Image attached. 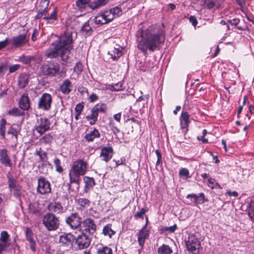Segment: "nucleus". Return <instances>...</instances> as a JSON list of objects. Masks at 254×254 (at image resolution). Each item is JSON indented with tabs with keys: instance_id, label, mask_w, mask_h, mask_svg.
<instances>
[{
	"instance_id": "obj_4",
	"label": "nucleus",
	"mask_w": 254,
	"mask_h": 254,
	"mask_svg": "<svg viewBox=\"0 0 254 254\" xmlns=\"http://www.w3.org/2000/svg\"><path fill=\"white\" fill-rule=\"evenodd\" d=\"M187 250L192 254H199L202 250V247L199 239L193 234H189L188 239L185 240Z\"/></svg>"
},
{
	"instance_id": "obj_13",
	"label": "nucleus",
	"mask_w": 254,
	"mask_h": 254,
	"mask_svg": "<svg viewBox=\"0 0 254 254\" xmlns=\"http://www.w3.org/2000/svg\"><path fill=\"white\" fill-rule=\"evenodd\" d=\"M75 243L77 244L78 248L80 250L88 248L91 242V238L89 235L83 233L78 235L75 239Z\"/></svg>"
},
{
	"instance_id": "obj_15",
	"label": "nucleus",
	"mask_w": 254,
	"mask_h": 254,
	"mask_svg": "<svg viewBox=\"0 0 254 254\" xmlns=\"http://www.w3.org/2000/svg\"><path fill=\"white\" fill-rule=\"evenodd\" d=\"M12 45L15 48H19L27 43V35L25 34H20L16 36L13 37L11 40Z\"/></svg>"
},
{
	"instance_id": "obj_46",
	"label": "nucleus",
	"mask_w": 254,
	"mask_h": 254,
	"mask_svg": "<svg viewBox=\"0 0 254 254\" xmlns=\"http://www.w3.org/2000/svg\"><path fill=\"white\" fill-rule=\"evenodd\" d=\"M35 57L30 56H23L20 58L21 61L25 64H29L31 61L35 60Z\"/></svg>"
},
{
	"instance_id": "obj_6",
	"label": "nucleus",
	"mask_w": 254,
	"mask_h": 254,
	"mask_svg": "<svg viewBox=\"0 0 254 254\" xmlns=\"http://www.w3.org/2000/svg\"><path fill=\"white\" fill-rule=\"evenodd\" d=\"M107 109L106 105L99 103L95 105L91 109V114L86 117L87 121H89L90 125H94L97 121L99 113H105Z\"/></svg>"
},
{
	"instance_id": "obj_37",
	"label": "nucleus",
	"mask_w": 254,
	"mask_h": 254,
	"mask_svg": "<svg viewBox=\"0 0 254 254\" xmlns=\"http://www.w3.org/2000/svg\"><path fill=\"white\" fill-rule=\"evenodd\" d=\"M107 15L104 14V13H102L99 15H97L95 16L94 20L95 22L97 24L103 25L108 23V21L106 19V17Z\"/></svg>"
},
{
	"instance_id": "obj_44",
	"label": "nucleus",
	"mask_w": 254,
	"mask_h": 254,
	"mask_svg": "<svg viewBox=\"0 0 254 254\" xmlns=\"http://www.w3.org/2000/svg\"><path fill=\"white\" fill-rule=\"evenodd\" d=\"M54 163L56 166V171L60 173L63 171V168L61 165V161L59 158H55L54 161Z\"/></svg>"
},
{
	"instance_id": "obj_50",
	"label": "nucleus",
	"mask_w": 254,
	"mask_h": 254,
	"mask_svg": "<svg viewBox=\"0 0 254 254\" xmlns=\"http://www.w3.org/2000/svg\"><path fill=\"white\" fill-rule=\"evenodd\" d=\"M248 215L251 219L254 217V202L249 204L248 207Z\"/></svg>"
},
{
	"instance_id": "obj_30",
	"label": "nucleus",
	"mask_w": 254,
	"mask_h": 254,
	"mask_svg": "<svg viewBox=\"0 0 254 254\" xmlns=\"http://www.w3.org/2000/svg\"><path fill=\"white\" fill-rule=\"evenodd\" d=\"M80 32L82 34L85 36H89L92 34L93 30L91 26L89 25L88 21L85 22L82 25L80 29Z\"/></svg>"
},
{
	"instance_id": "obj_5",
	"label": "nucleus",
	"mask_w": 254,
	"mask_h": 254,
	"mask_svg": "<svg viewBox=\"0 0 254 254\" xmlns=\"http://www.w3.org/2000/svg\"><path fill=\"white\" fill-rule=\"evenodd\" d=\"M43 224L49 231L57 230L60 226L59 218L52 213H47L43 218Z\"/></svg>"
},
{
	"instance_id": "obj_39",
	"label": "nucleus",
	"mask_w": 254,
	"mask_h": 254,
	"mask_svg": "<svg viewBox=\"0 0 254 254\" xmlns=\"http://www.w3.org/2000/svg\"><path fill=\"white\" fill-rule=\"evenodd\" d=\"M24 111L18 108H13L8 112V114L13 116H22L24 115Z\"/></svg>"
},
{
	"instance_id": "obj_47",
	"label": "nucleus",
	"mask_w": 254,
	"mask_h": 254,
	"mask_svg": "<svg viewBox=\"0 0 254 254\" xmlns=\"http://www.w3.org/2000/svg\"><path fill=\"white\" fill-rule=\"evenodd\" d=\"M18 133V131L17 130V129L12 127H10L7 130V134L11 135L12 136L14 137L16 140L17 139Z\"/></svg>"
},
{
	"instance_id": "obj_21",
	"label": "nucleus",
	"mask_w": 254,
	"mask_h": 254,
	"mask_svg": "<svg viewBox=\"0 0 254 254\" xmlns=\"http://www.w3.org/2000/svg\"><path fill=\"white\" fill-rule=\"evenodd\" d=\"M73 85L71 82L68 79L63 81L60 86V90L65 95H68L71 91Z\"/></svg>"
},
{
	"instance_id": "obj_23",
	"label": "nucleus",
	"mask_w": 254,
	"mask_h": 254,
	"mask_svg": "<svg viewBox=\"0 0 254 254\" xmlns=\"http://www.w3.org/2000/svg\"><path fill=\"white\" fill-rule=\"evenodd\" d=\"M137 236L139 245L142 248L144 246L145 240H146L149 236V231L140 230L137 233Z\"/></svg>"
},
{
	"instance_id": "obj_64",
	"label": "nucleus",
	"mask_w": 254,
	"mask_h": 254,
	"mask_svg": "<svg viewBox=\"0 0 254 254\" xmlns=\"http://www.w3.org/2000/svg\"><path fill=\"white\" fill-rule=\"evenodd\" d=\"M189 20L190 22L191 23L192 25L193 26H196L197 24V21L196 18L194 16H190L189 18Z\"/></svg>"
},
{
	"instance_id": "obj_40",
	"label": "nucleus",
	"mask_w": 254,
	"mask_h": 254,
	"mask_svg": "<svg viewBox=\"0 0 254 254\" xmlns=\"http://www.w3.org/2000/svg\"><path fill=\"white\" fill-rule=\"evenodd\" d=\"M6 121L4 119H2L0 122V135L2 139H5V126Z\"/></svg>"
},
{
	"instance_id": "obj_56",
	"label": "nucleus",
	"mask_w": 254,
	"mask_h": 254,
	"mask_svg": "<svg viewBox=\"0 0 254 254\" xmlns=\"http://www.w3.org/2000/svg\"><path fill=\"white\" fill-rule=\"evenodd\" d=\"M28 210L30 213L32 214L37 213L39 211L34 204H30L28 207Z\"/></svg>"
},
{
	"instance_id": "obj_20",
	"label": "nucleus",
	"mask_w": 254,
	"mask_h": 254,
	"mask_svg": "<svg viewBox=\"0 0 254 254\" xmlns=\"http://www.w3.org/2000/svg\"><path fill=\"white\" fill-rule=\"evenodd\" d=\"M25 233L26 240L30 243V249L33 252H35L36 250V242L33 238L34 234L32 229L29 227L27 228L25 230Z\"/></svg>"
},
{
	"instance_id": "obj_26",
	"label": "nucleus",
	"mask_w": 254,
	"mask_h": 254,
	"mask_svg": "<svg viewBox=\"0 0 254 254\" xmlns=\"http://www.w3.org/2000/svg\"><path fill=\"white\" fill-rule=\"evenodd\" d=\"M43 19L45 20L47 24H53L58 20V10L56 7L51 13L47 16H44Z\"/></svg>"
},
{
	"instance_id": "obj_12",
	"label": "nucleus",
	"mask_w": 254,
	"mask_h": 254,
	"mask_svg": "<svg viewBox=\"0 0 254 254\" xmlns=\"http://www.w3.org/2000/svg\"><path fill=\"white\" fill-rule=\"evenodd\" d=\"M8 185L14 197L20 198L21 195V187L13 177H8Z\"/></svg>"
},
{
	"instance_id": "obj_62",
	"label": "nucleus",
	"mask_w": 254,
	"mask_h": 254,
	"mask_svg": "<svg viewBox=\"0 0 254 254\" xmlns=\"http://www.w3.org/2000/svg\"><path fill=\"white\" fill-rule=\"evenodd\" d=\"M20 67V65L16 64L13 65L9 67V72L10 73H12L16 71Z\"/></svg>"
},
{
	"instance_id": "obj_31",
	"label": "nucleus",
	"mask_w": 254,
	"mask_h": 254,
	"mask_svg": "<svg viewBox=\"0 0 254 254\" xmlns=\"http://www.w3.org/2000/svg\"><path fill=\"white\" fill-rule=\"evenodd\" d=\"M43 3H46V7L41 10H40L38 11L37 15L35 16V19H40L44 16H46V14L48 12L49 8H48V5L49 1L48 0H44L43 2Z\"/></svg>"
},
{
	"instance_id": "obj_1",
	"label": "nucleus",
	"mask_w": 254,
	"mask_h": 254,
	"mask_svg": "<svg viewBox=\"0 0 254 254\" xmlns=\"http://www.w3.org/2000/svg\"><path fill=\"white\" fill-rule=\"evenodd\" d=\"M136 36L137 48L144 54L148 50L153 52L163 44L165 40L164 30L156 25H151L146 29H139Z\"/></svg>"
},
{
	"instance_id": "obj_52",
	"label": "nucleus",
	"mask_w": 254,
	"mask_h": 254,
	"mask_svg": "<svg viewBox=\"0 0 254 254\" xmlns=\"http://www.w3.org/2000/svg\"><path fill=\"white\" fill-rule=\"evenodd\" d=\"M123 83L121 82H119L116 84H115L112 86L111 88V90L113 91H120L124 89L123 88Z\"/></svg>"
},
{
	"instance_id": "obj_43",
	"label": "nucleus",
	"mask_w": 254,
	"mask_h": 254,
	"mask_svg": "<svg viewBox=\"0 0 254 254\" xmlns=\"http://www.w3.org/2000/svg\"><path fill=\"white\" fill-rule=\"evenodd\" d=\"M179 175L181 177H183L185 179L190 178L189 170L186 168H182L180 170Z\"/></svg>"
},
{
	"instance_id": "obj_63",
	"label": "nucleus",
	"mask_w": 254,
	"mask_h": 254,
	"mask_svg": "<svg viewBox=\"0 0 254 254\" xmlns=\"http://www.w3.org/2000/svg\"><path fill=\"white\" fill-rule=\"evenodd\" d=\"M98 99V96L95 93H92L89 97V100L90 102H94Z\"/></svg>"
},
{
	"instance_id": "obj_41",
	"label": "nucleus",
	"mask_w": 254,
	"mask_h": 254,
	"mask_svg": "<svg viewBox=\"0 0 254 254\" xmlns=\"http://www.w3.org/2000/svg\"><path fill=\"white\" fill-rule=\"evenodd\" d=\"M112 249L108 247H103L97 250L98 254H112Z\"/></svg>"
},
{
	"instance_id": "obj_8",
	"label": "nucleus",
	"mask_w": 254,
	"mask_h": 254,
	"mask_svg": "<svg viewBox=\"0 0 254 254\" xmlns=\"http://www.w3.org/2000/svg\"><path fill=\"white\" fill-rule=\"evenodd\" d=\"M79 229L81 233L91 235L96 232V225L92 218H87L82 221L81 226Z\"/></svg>"
},
{
	"instance_id": "obj_49",
	"label": "nucleus",
	"mask_w": 254,
	"mask_h": 254,
	"mask_svg": "<svg viewBox=\"0 0 254 254\" xmlns=\"http://www.w3.org/2000/svg\"><path fill=\"white\" fill-rule=\"evenodd\" d=\"M177 228L176 224L170 227H163L161 229L162 232H168L170 233H174Z\"/></svg>"
},
{
	"instance_id": "obj_58",
	"label": "nucleus",
	"mask_w": 254,
	"mask_h": 254,
	"mask_svg": "<svg viewBox=\"0 0 254 254\" xmlns=\"http://www.w3.org/2000/svg\"><path fill=\"white\" fill-rule=\"evenodd\" d=\"M155 153L157 157V160L156 162V166L158 165L162 161V155L159 150L157 149L155 150Z\"/></svg>"
},
{
	"instance_id": "obj_34",
	"label": "nucleus",
	"mask_w": 254,
	"mask_h": 254,
	"mask_svg": "<svg viewBox=\"0 0 254 254\" xmlns=\"http://www.w3.org/2000/svg\"><path fill=\"white\" fill-rule=\"evenodd\" d=\"M158 254H172V249L167 245L163 244L158 249Z\"/></svg>"
},
{
	"instance_id": "obj_16",
	"label": "nucleus",
	"mask_w": 254,
	"mask_h": 254,
	"mask_svg": "<svg viewBox=\"0 0 254 254\" xmlns=\"http://www.w3.org/2000/svg\"><path fill=\"white\" fill-rule=\"evenodd\" d=\"M101 150L100 156L102 160L106 162H108L112 157L113 148L111 146L103 147L101 148Z\"/></svg>"
},
{
	"instance_id": "obj_60",
	"label": "nucleus",
	"mask_w": 254,
	"mask_h": 254,
	"mask_svg": "<svg viewBox=\"0 0 254 254\" xmlns=\"http://www.w3.org/2000/svg\"><path fill=\"white\" fill-rule=\"evenodd\" d=\"M240 19L239 18H233L232 19H229L227 20V23L231 24L232 25L237 26L239 23Z\"/></svg>"
},
{
	"instance_id": "obj_54",
	"label": "nucleus",
	"mask_w": 254,
	"mask_h": 254,
	"mask_svg": "<svg viewBox=\"0 0 254 254\" xmlns=\"http://www.w3.org/2000/svg\"><path fill=\"white\" fill-rule=\"evenodd\" d=\"M103 13L106 15H107L105 18L107 21H108V23L111 22L115 17L110 10L106 11Z\"/></svg>"
},
{
	"instance_id": "obj_33",
	"label": "nucleus",
	"mask_w": 254,
	"mask_h": 254,
	"mask_svg": "<svg viewBox=\"0 0 254 254\" xmlns=\"http://www.w3.org/2000/svg\"><path fill=\"white\" fill-rule=\"evenodd\" d=\"M115 233L116 232L112 229V224H108L105 226L102 230V234L104 236H109L110 238H112Z\"/></svg>"
},
{
	"instance_id": "obj_57",
	"label": "nucleus",
	"mask_w": 254,
	"mask_h": 254,
	"mask_svg": "<svg viewBox=\"0 0 254 254\" xmlns=\"http://www.w3.org/2000/svg\"><path fill=\"white\" fill-rule=\"evenodd\" d=\"M39 158L41 162H44L45 163H47L46 162L47 160H48V157L47 153L46 152L43 151L42 153L40 154Z\"/></svg>"
},
{
	"instance_id": "obj_32",
	"label": "nucleus",
	"mask_w": 254,
	"mask_h": 254,
	"mask_svg": "<svg viewBox=\"0 0 254 254\" xmlns=\"http://www.w3.org/2000/svg\"><path fill=\"white\" fill-rule=\"evenodd\" d=\"M76 4L80 10L86 8L91 9V2H90V0H77L76 2Z\"/></svg>"
},
{
	"instance_id": "obj_27",
	"label": "nucleus",
	"mask_w": 254,
	"mask_h": 254,
	"mask_svg": "<svg viewBox=\"0 0 254 254\" xmlns=\"http://www.w3.org/2000/svg\"><path fill=\"white\" fill-rule=\"evenodd\" d=\"M189 118L190 115L187 112H182L180 119L182 128H187L190 123Z\"/></svg>"
},
{
	"instance_id": "obj_17",
	"label": "nucleus",
	"mask_w": 254,
	"mask_h": 254,
	"mask_svg": "<svg viewBox=\"0 0 254 254\" xmlns=\"http://www.w3.org/2000/svg\"><path fill=\"white\" fill-rule=\"evenodd\" d=\"M20 109L23 111H28L30 108V99L28 94H23L18 102Z\"/></svg>"
},
{
	"instance_id": "obj_25",
	"label": "nucleus",
	"mask_w": 254,
	"mask_h": 254,
	"mask_svg": "<svg viewBox=\"0 0 254 254\" xmlns=\"http://www.w3.org/2000/svg\"><path fill=\"white\" fill-rule=\"evenodd\" d=\"M48 210L52 212L57 214L62 213L63 207L60 202H50L48 206Z\"/></svg>"
},
{
	"instance_id": "obj_18",
	"label": "nucleus",
	"mask_w": 254,
	"mask_h": 254,
	"mask_svg": "<svg viewBox=\"0 0 254 254\" xmlns=\"http://www.w3.org/2000/svg\"><path fill=\"white\" fill-rule=\"evenodd\" d=\"M187 198H190L191 201L195 204H203L208 200L205 198L203 193H200L198 195L194 193L189 194L187 196Z\"/></svg>"
},
{
	"instance_id": "obj_59",
	"label": "nucleus",
	"mask_w": 254,
	"mask_h": 254,
	"mask_svg": "<svg viewBox=\"0 0 254 254\" xmlns=\"http://www.w3.org/2000/svg\"><path fill=\"white\" fill-rule=\"evenodd\" d=\"M9 42V40L8 38H6L4 40L0 42V50L5 48Z\"/></svg>"
},
{
	"instance_id": "obj_10",
	"label": "nucleus",
	"mask_w": 254,
	"mask_h": 254,
	"mask_svg": "<svg viewBox=\"0 0 254 254\" xmlns=\"http://www.w3.org/2000/svg\"><path fill=\"white\" fill-rule=\"evenodd\" d=\"M52 97L51 94L45 93L39 98L38 108L43 111H49L51 108Z\"/></svg>"
},
{
	"instance_id": "obj_9",
	"label": "nucleus",
	"mask_w": 254,
	"mask_h": 254,
	"mask_svg": "<svg viewBox=\"0 0 254 254\" xmlns=\"http://www.w3.org/2000/svg\"><path fill=\"white\" fill-rule=\"evenodd\" d=\"M65 222L71 229H79L81 226L82 218L78 213H71L65 217Z\"/></svg>"
},
{
	"instance_id": "obj_61",
	"label": "nucleus",
	"mask_w": 254,
	"mask_h": 254,
	"mask_svg": "<svg viewBox=\"0 0 254 254\" xmlns=\"http://www.w3.org/2000/svg\"><path fill=\"white\" fill-rule=\"evenodd\" d=\"M83 106L80 103L77 104L75 108V112L78 113V114H81V113L83 109Z\"/></svg>"
},
{
	"instance_id": "obj_53",
	"label": "nucleus",
	"mask_w": 254,
	"mask_h": 254,
	"mask_svg": "<svg viewBox=\"0 0 254 254\" xmlns=\"http://www.w3.org/2000/svg\"><path fill=\"white\" fill-rule=\"evenodd\" d=\"M8 237L9 235L6 231H3L1 232L0 239L1 240L2 243L5 245H6Z\"/></svg>"
},
{
	"instance_id": "obj_14",
	"label": "nucleus",
	"mask_w": 254,
	"mask_h": 254,
	"mask_svg": "<svg viewBox=\"0 0 254 254\" xmlns=\"http://www.w3.org/2000/svg\"><path fill=\"white\" fill-rule=\"evenodd\" d=\"M38 123V125L35 126V129L40 135L50 130L51 123L47 118H40Z\"/></svg>"
},
{
	"instance_id": "obj_42",
	"label": "nucleus",
	"mask_w": 254,
	"mask_h": 254,
	"mask_svg": "<svg viewBox=\"0 0 254 254\" xmlns=\"http://www.w3.org/2000/svg\"><path fill=\"white\" fill-rule=\"evenodd\" d=\"M148 211V208L147 207L145 208H142L140 211L137 212L135 213L134 217L136 219H137L138 218H141L143 219V215Z\"/></svg>"
},
{
	"instance_id": "obj_28",
	"label": "nucleus",
	"mask_w": 254,
	"mask_h": 254,
	"mask_svg": "<svg viewBox=\"0 0 254 254\" xmlns=\"http://www.w3.org/2000/svg\"><path fill=\"white\" fill-rule=\"evenodd\" d=\"M83 181L85 183L84 192H87L90 189L93 188L95 185L94 179L92 177L85 176L83 178Z\"/></svg>"
},
{
	"instance_id": "obj_7",
	"label": "nucleus",
	"mask_w": 254,
	"mask_h": 254,
	"mask_svg": "<svg viewBox=\"0 0 254 254\" xmlns=\"http://www.w3.org/2000/svg\"><path fill=\"white\" fill-rule=\"evenodd\" d=\"M41 69L44 75L53 77L59 73L60 65L58 63L51 61L42 65Z\"/></svg>"
},
{
	"instance_id": "obj_48",
	"label": "nucleus",
	"mask_w": 254,
	"mask_h": 254,
	"mask_svg": "<svg viewBox=\"0 0 254 254\" xmlns=\"http://www.w3.org/2000/svg\"><path fill=\"white\" fill-rule=\"evenodd\" d=\"M110 10L115 17L121 15L122 11V8L119 6L111 8Z\"/></svg>"
},
{
	"instance_id": "obj_22",
	"label": "nucleus",
	"mask_w": 254,
	"mask_h": 254,
	"mask_svg": "<svg viewBox=\"0 0 254 254\" xmlns=\"http://www.w3.org/2000/svg\"><path fill=\"white\" fill-rule=\"evenodd\" d=\"M74 240V236L70 233L64 234L59 238V242L66 246L72 245Z\"/></svg>"
},
{
	"instance_id": "obj_2",
	"label": "nucleus",
	"mask_w": 254,
	"mask_h": 254,
	"mask_svg": "<svg viewBox=\"0 0 254 254\" xmlns=\"http://www.w3.org/2000/svg\"><path fill=\"white\" fill-rule=\"evenodd\" d=\"M72 33L71 31L66 30L51 44L50 47L46 51L45 56L50 59L60 56L62 61L67 62L70 51L73 49Z\"/></svg>"
},
{
	"instance_id": "obj_38",
	"label": "nucleus",
	"mask_w": 254,
	"mask_h": 254,
	"mask_svg": "<svg viewBox=\"0 0 254 254\" xmlns=\"http://www.w3.org/2000/svg\"><path fill=\"white\" fill-rule=\"evenodd\" d=\"M108 2V0H95L91 2V9H94L98 8L100 6L105 5Z\"/></svg>"
},
{
	"instance_id": "obj_24",
	"label": "nucleus",
	"mask_w": 254,
	"mask_h": 254,
	"mask_svg": "<svg viewBox=\"0 0 254 254\" xmlns=\"http://www.w3.org/2000/svg\"><path fill=\"white\" fill-rule=\"evenodd\" d=\"M29 80V75L22 73L18 77V86L20 89L25 88L28 84Z\"/></svg>"
},
{
	"instance_id": "obj_19",
	"label": "nucleus",
	"mask_w": 254,
	"mask_h": 254,
	"mask_svg": "<svg viewBox=\"0 0 254 254\" xmlns=\"http://www.w3.org/2000/svg\"><path fill=\"white\" fill-rule=\"evenodd\" d=\"M0 162L5 166L11 167L12 163L6 149L0 150Z\"/></svg>"
},
{
	"instance_id": "obj_35",
	"label": "nucleus",
	"mask_w": 254,
	"mask_h": 254,
	"mask_svg": "<svg viewBox=\"0 0 254 254\" xmlns=\"http://www.w3.org/2000/svg\"><path fill=\"white\" fill-rule=\"evenodd\" d=\"M53 140V136L51 133H47L39 139V143L40 144H50Z\"/></svg>"
},
{
	"instance_id": "obj_36",
	"label": "nucleus",
	"mask_w": 254,
	"mask_h": 254,
	"mask_svg": "<svg viewBox=\"0 0 254 254\" xmlns=\"http://www.w3.org/2000/svg\"><path fill=\"white\" fill-rule=\"evenodd\" d=\"M108 54L111 55L112 59L114 61L117 60L122 55L120 48H115Z\"/></svg>"
},
{
	"instance_id": "obj_3",
	"label": "nucleus",
	"mask_w": 254,
	"mask_h": 254,
	"mask_svg": "<svg viewBox=\"0 0 254 254\" xmlns=\"http://www.w3.org/2000/svg\"><path fill=\"white\" fill-rule=\"evenodd\" d=\"M87 164L82 159H78L73 162L69 170V177L70 182H75L76 188L79 187L80 177L83 176L87 171Z\"/></svg>"
},
{
	"instance_id": "obj_55",
	"label": "nucleus",
	"mask_w": 254,
	"mask_h": 254,
	"mask_svg": "<svg viewBox=\"0 0 254 254\" xmlns=\"http://www.w3.org/2000/svg\"><path fill=\"white\" fill-rule=\"evenodd\" d=\"M204 4L209 9H211L215 5L214 0H204Z\"/></svg>"
},
{
	"instance_id": "obj_29",
	"label": "nucleus",
	"mask_w": 254,
	"mask_h": 254,
	"mask_svg": "<svg viewBox=\"0 0 254 254\" xmlns=\"http://www.w3.org/2000/svg\"><path fill=\"white\" fill-rule=\"evenodd\" d=\"M100 136V134L99 131L96 128H94L92 131L87 133L85 135L84 138L87 142H90L93 141L96 138H99Z\"/></svg>"
},
{
	"instance_id": "obj_51",
	"label": "nucleus",
	"mask_w": 254,
	"mask_h": 254,
	"mask_svg": "<svg viewBox=\"0 0 254 254\" xmlns=\"http://www.w3.org/2000/svg\"><path fill=\"white\" fill-rule=\"evenodd\" d=\"M82 64L81 63L78 62L77 63L73 68V71L77 74H79L82 71Z\"/></svg>"
},
{
	"instance_id": "obj_45",
	"label": "nucleus",
	"mask_w": 254,
	"mask_h": 254,
	"mask_svg": "<svg viewBox=\"0 0 254 254\" xmlns=\"http://www.w3.org/2000/svg\"><path fill=\"white\" fill-rule=\"evenodd\" d=\"M78 203L81 206L85 207L89 206L90 204V202L87 198H81L78 199Z\"/></svg>"
},
{
	"instance_id": "obj_11",
	"label": "nucleus",
	"mask_w": 254,
	"mask_h": 254,
	"mask_svg": "<svg viewBox=\"0 0 254 254\" xmlns=\"http://www.w3.org/2000/svg\"><path fill=\"white\" fill-rule=\"evenodd\" d=\"M37 192L41 194L51 192V188L50 182L44 177H40L38 179Z\"/></svg>"
}]
</instances>
